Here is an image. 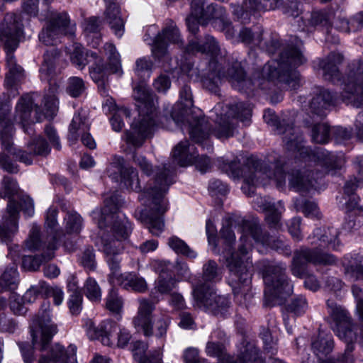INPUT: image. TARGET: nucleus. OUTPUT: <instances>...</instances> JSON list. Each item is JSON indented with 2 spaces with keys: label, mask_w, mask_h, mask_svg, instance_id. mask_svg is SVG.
Returning a JSON list of instances; mask_svg holds the SVG:
<instances>
[{
  "label": "nucleus",
  "mask_w": 363,
  "mask_h": 363,
  "mask_svg": "<svg viewBox=\"0 0 363 363\" xmlns=\"http://www.w3.org/2000/svg\"><path fill=\"white\" fill-rule=\"evenodd\" d=\"M302 45L301 40L296 37L293 38L291 43L283 48L278 60L269 61L263 67L262 78L258 75V79L255 82L246 77L241 63L238 61L228 64L227 72L223 71L225 60L218 43L211 35H206L201 44L191 41L186 50L189 53H206L211 57L207 70L201 79L205 89L218 94L222 79L226 77L235 89L250 95L257 86L264 89V84L267 81H278L285 84L290 89H298L300 86L299 74L294 68L306 62L301 51Z\"/></svg>",
  "instance_id": "f257e3e1"
},
{
  "label": "nucleus",
  "mask_w": 363,
  "mask_h": 363,
  "mask_svg": "<svg viewBox=\"0 0 363 363\" xmlns=\"http://www.w3.org/2000/svg\"><path fill=\"white\" fill-rule=\"evenodd\" d=\"M177 113L174 107L172 113L173 120L177 123L189 124V133L191 138L196 143L202 144L207 140L211 134L219 139L228 138L234 135L236 128V119H239L245 125H248L252 116V106L250 104L238 102L235 104H217L211 111L215 114L213 118L215 128L211 129L208 121L205 117L193 116L191 107L193 99L191 89L184 86L180 91L179 104Z\"/></svg>",
  "instance_id": "f03ea898"
},
{
  "label": "nucleus",
  "mask_w": 363,
  "mask_h": 363,
  "mask_svg": "<svg viewBox=\"0 0 363 363\" xmlns=\"http://www.w3.org/2000/svg\"><path fill=\"white\" fill-rule=\"evenodd\" d=\"M278 129L279 133L284 135L283 140L287 150L298 153L300 157L308 162V167L291 170L289 177L290 189L296 191H308L314 186L316 179L323 174L333 172L344 165L342 155H336L319 149L311 152L303 145L301 135L292 125L283 124V131L281 128Z\"/></svg>",
  "instance_id": "7ed1b4c3"
},
{
  "label": "nucleus",
  "mask_w": 363,
  "mask_h": 363,
  "mask_svg": "<svg viewBox=\"0 0 363 363\" xmlns=\"http://www.w3.org/2000/svg\"><path fill=\"white\" fill-rule=\"evenodd\" d=\"M23 33V24L19 16L6 13L0 23V46L6 52V66L8 73L5 78V86L8 89V98L0 101V139L4 150H8L11 144L13 127L8 116L11 112L10 97L14 98L19 93L18 83L24 77V70L17 65L13 52L17 48L19 38Z\"/></svg>",
  "instance_id": "20e7f679"
},
{
  "label": "nucleus",
  "mask_w": 363,
  "mask_h": 363,
  "mask_svg": "<svg viewBox=\"0 0 363 363\" xmlns=\"http://www.w3.org/2000/svg\"><path fill=\"white\" fill-rule=\"evenodd\" d=\"M243 230L244 233L240 238L238 251L227 258V266L230 271L229 284L235 295H239L242 292L240 284L243 286V291H248V285L251 281L252 262L249 257L252 250L250 236L256 242L276 250L284 247L281 240H275L268 235L263 234L261 227L255 223L245 222Z\"/></svg>",
  "instance_id": "39448f33"
},
{
  "label": "nucleus",
  "mask_w": 363,
  "mask_h": 363,
  "mask_svg": "<svg viewBox=\"0 0 363 363\" xmlns=\"http://www.w3.org/2000/svg\"><path fill=\"white\" fill-rule=\"evenodd\" d=\"M174 164L167 167V164L158 168L153 182L139 196V199L147 208L137 210L135 216L153 235L157 236L164 230L162 216L167 209L164 196L174 182Z\"/></svg>",
  "instance_id": "423d86ee"
},
{
  "label": "nucleus",
  "mask_w": 363,
  "mask_h": 363,
  "mask_svg": "<svg viewBox=\"0 0 363 363\" xmlns=\"http://www.w3.org/2000/svg\"><path fill=\"white\" fill-rule=\"evenodd\" d=\"M119 198L111 194L104 199V206L100 211L92 212L93 218L97 220L99 228H103L111 224L115 238L104 235L101 238L102 250L106 257L118 255L123 250L122 240H125L131 231V225L124 215L117 214L119 209Z\"/></svg>",
  "instance_id": "0eeeda50"
},
{
  "label": "nucleus",
  "mask_w": 363,
  "mask_h": 363,
  "mask_svg": "<svg viewBox=\"0 0 363 363\" xmlns=\"http://www.w3.org/2000/svg\"><path fill=\"white\" fill-rule=\"evenodd\" d=\"M133 97L137 101L139 117L132 123L130 130L125 133V141L139 147L156 127V105L154 95L144 84L134 89Z\"/></svg>",
  "instance_id": "6e6552de"
},
{
  "label": "nucleus",
  "mask_w": 363,
  "mask_h": 363,
  "mask_svg": "<svg viewBox=\"0 0 363 363\" xmlns=\"http://www.w3.org/2000/svg\"><path fill=\"white\" fill-rule=\"evenodd\" d=\"M230 172H228L233 178H242L245 186L243 191L251 196L254 194L252 188L259 184H264V179H273L278 188L283 187L286 183L285 174L281 167H277L273 172L267 164L255 157H248L246 162L240 167L233 161L228 165Z\"/></svg>",
  "instance_id": "1a4fd4ad"
},
{
  "label": "nucleus",
  "mask_w": 363,
  "mask_h": 363,
  "mask_svg": "<svg viewBox=\"0 0 363 363\" xmlns=\"http://www.w3.org/2000/svg\"><path fill=\"white\" fill-rule=\"evenodd\" d=\"M286 266L283 263L266 265L263 271L265 284V305L282 304L293 292V284L286 274Z\"/></svg>",
  "instance_id": "9d476101"
},
{
  "label": "nucleus",
  "mask_w": 363,
  "mask_h": 363,
  "mask_svg": "<svg viewBox=\"0 0 363 363\" xmlns=\"http://www.w3.org/2000/svg\"><path fill=\"white\" fill-rule=\"evenodd\" d=\"M308 263L313 264L333 265L336 263V258L328 253H323L317 250L302 248L294 252L291 266V271L295 277H306L304 285L311 291H315L320 288V284L313 275L306 277V265Z\"/></svg>",
  "instance_id": "9b49d317"
},
{
  "label": "nucleus",
  "mask_w": 363,
  "mask_h": 363,
  "mask_svg": "<svg viewBox=\"0 0 363 363\" xmlns=\"http://www.w3.org/2000/svg\"><path fill=\"white\" fill-rule=\"evenodd\" d=\"M76 23H72L67 13H53L39 33V40L45 45H55L62 36L74 38Z\"/></svg>",
  "instance_id": "f8f14e48"
},
{
  "label": "nucleus",
  "mask_w": 363,
  "mask_h": 363,
  "mask_svg": "<svg viewBox=\"0 0 363 363\" xmlns=\"http://www.w3.org/2000/svg\"><path fill=\"white\" fill-rule=\"evenodd\" d=\"M326 305L334 323L333 330L335 335L345 342H356L357 334L348 311L332 299L327 300Z\"/></svg>",
  "instance_id": "ddd939ff"
},
{
  "label": "nucleus",
  "mask_w": 363,
  "mask_h": 363,
  "mask_svg": "<svg viewBox=\"0 0 363 363\" xmlns=\"http://www.w3.org/2000/svg\"><path fill=\"white\" fill-rule=\"evenodd\" d=\"M189 16L204 19L211 17L214 27L224 32L227 38H231L235 35L234 28L227 18L225 10L220 6L211 4L205 11L203 0H192Z\"/></svg>",
  "instance_id": "4468645a"
},
{
  "label": "nucleus",
  "mask_w": 363,
  "mask_h": 363,
  "mask_svg": "<svg viewBox=\"0 0 363 363\" xmlns=\"http://www.w3.org/2000/svg\"><path fill=\"white\" fill-rule=\"evenodd\" d=\"M342 83L346 95H342V100L345 101L353 96L354 106L363 108V63L353 62L350 64Z\"/></svg>",
  "instance_id": "2eb2a0df"
},
{
  "label": "nucleus",
  "mask_w": 363,
  "mask_h": 363,
  "mask_svg": "<svg viewBox=\"0 0 363 363\" xmlns=\"http://www.w3.org/2000/svg\"><path fill=\"white\" fill-rule=\"evenodd\" d=\"M50 309V302L44 301L38 315L33 319L36 328L31 331L32 340L33 345H37L39 339L41 350H46L47 345L57 333V325L51 323Z\"/></svg>",
  "instance_id": "dca6fc26"
},
{
  "label": "nucleus",
  "mask_w": 363,
  "mask_h": 363,
  "mask_svg": "<svg viewBox=\"0 0 363 363\" xmlns=\"http://www.w3.org/2000/svg\"><path fill=\"white\" fill-rule=\"evenodd\" d=\"M205 352L208 356L218 358V363H250L258 355L256 347L247 342L242 349L240 350L237 360L233 361L232 358L226 354L223 343L215 341L213 335L210 336L206 343Z\"/></svg>",
  "instance_id": "f3484780"
},
{
  "label": "nucleus",
  "mask_w": 363,
  "mask_h": 363,
  "mask_svg": "<svg viewBox=\"0 0 363 363\" xmlns=\"http://www.w3.org/2000/svg\"><path fill=\"white\" fill-rule=\"evenodd\" d=\"M193 295L199 307H204L216 315H223L230 306L226 297L217 295L209 286H196Z\"/></svg>",
  "instance_id": "a211bd4d"
},
{
  "label": "nucleus",
  "mask_w": 363,
  "mask_h": 363,
  "mask_svg": "<svg viewBox=\"0 0 363 363\" xmlns=\"http://www.w3.org/2000/svg\"><path fill=\"white\" fill-rule=\"evenodd\" d=\"M106 173L109 177L116 181L119 174L121 183L128 189L139 191L140 189L138 172L132 167L126 166L124 159L114 155L111 162L106 168Z\"/></svg>",
  "instance_id": "6ab92c4d"
},
{
  "label": "nucleus",
  "mask_w": 363,
  "mask_h": 363,
  "mask_svg": "<svg viewBox=\"0 0 363 363\" xmlns=\"http://www.w3.org/2000/svg\"><path fill=\"white\" fill-rule=\"evenodd\" d=\"M174 162L182 167L187 166L193 162L196 167L201 172L205 173L212 167L208 157L199 156L194 151V146H191L187 140L182 141L177 145L172 152Z\"/></svg>",
  "instance_id": "aec40b11"
},
{
  "label": "nucleus",
  "mask_w": 363,
  "mask_h": 363,
  "mask_svg": "<svg viewBox=\"0 0 363 363\" xmlns=\"http://www.w3.org/2000/svg\"><path fill=\"white\" fill-rule=\"evenodd\" d=\"M168 43L179 45L183 44L179 30L173 22L164 27L154 38L151 48L152 56L158 60L167 57Z\"/></svg>",
  "instance_id": "412c9836"
},
{
  "label": "nucleus",
  "mask_w": 363,
  "mask_h": 363,
  "mask_svg": "<svg viewBox=\"0 0 363 363\" xmlns=\"http://www.w3.org/2000/svg\"><path fill=\"white\" fill-rule=\"evenodd\" d=\"M253 203L257 209L264 212L265 220L271 228H279L281 225V213L285 211L284 203L279 201L275 203L269 197L256 196Z\"/></svg>",
  "instance_id": "4be33fe9"
},
{
  "label": "nucleus",
  "mask_w": 363,
  "mask_h": 363,
  "mask_svg": "<svg viewBox=\"0 0 363 363\" xmlns=\"http://www.w3.org/2000/svg\"><path fill=\"white\" fill-rule=\"evenodd\" d=\"M155 303L146 299L139 300L137 315L133 318V325L138 332H141L146 337L153 335L152 313L155 308Z\"/></svg>",
  "instance_id": "5701e85b"
},
{
  "label": "nucleus",
  "mask_w": 363,
  "mask_h": 363,
  "mask_svg": "<svg viewBox=\"0 0 363 363\" xmlns=\"http://www.w3.org/2000/svg\"><path fill=\"white\" fill-rule=\"evenodd\" d=\"M85 327L87 335L91 340H101V343L106 346L115 345L116 337L113 335V325L110 322H102L96 325L91 320L86 321Z\"/></svg>",
  "instance_id": "b1692460"
},
{
  "label": "nucleus",
  "mask_w": 363,
  "mask_h": 363,
  "mask_svg": "<svg viewBox=\"0 0 363 363\" xmlns=\"http://www.w3.org/2000/svg\"><path fill=\"white\" fill-rule=\"evenodd\" d=\"M77 347L69 345L67 350L60 344L52 346L48 355L43 354L38 363H75Z\"/></svg>",
  "instance_id": "393cba45"
},
{
  "label": "nucleus",
  "mask_w": 363,
  "mask_h": 363,
  "mask_svg": "<svg viewBox=\"0 0 363 363\" xmlns=\"http://www.w3.org/2000/svg\"><path fill=\"white\" fill-rule=\"evenodd\" d=\"M4 222L0 225V239L8 242L18 228V208L13 200L9 201L6 215L3 218Z\"/></svg>",
  "instance_id": "a878e982"
},
{
  "label": "nucleus",
  "mask_w": 363,
  "mask_h": 363,
  "mask_svg": "<svg viewBox=\"0 0 363 363\" xmlns=\"http://www.w3.org/2000/svg\"><path fill=\"white\" fill-rule=\"evenodd\" d=\"M34 106V99L29 94L23 95L16 106L14 121L28 133L29 132L26 125L34 123L30 120V114Z\"/></svg>",
  "instance_id": "bb28decb"
},
{
  "label": "nucleus",
  "mask_w": 363,
  "mask_h": 363,
  "mask_svg": "<svg viewBox=\"0 0 363 363\" xmlns=\"http://www.w3.org/2000/svg\"><path fill=\"white\" fill-rule=\"evenodd\" d=\"M57 249V240L52 237L46 246L45 250L41 255H25L23 257L22 266L29 271L38 270L40 265L51 260L55 257V250Z\"/></svg>",
  "instance_id": "cd10ccee"
},
{
  "label": "nucleus",
  "mask_w": 363,
  "mask_h": 363,
  "mask_svg": "<svg viewBox=\"0 0 363 363\" xmlns=\"http://www.w3.org/2000/svg\"><path fill=\"white\" fill-rule=\"evenodd\" d=\"M106 4L105 19L115 35L121 38L124 33L125 22L120 16L118 0H104Z\"/></svg>",
  "instance_id": "c85d7f7f"
},
{
  "label": "nucleus",
  "mask_w": 363,
  "mask_h": 363,
  "mask_svg": "<svg viewBox=\"0 0 363 363\" xmlns=\"http://www.w3.org/2000/svg\"><path fill=\"white\" fill-rule=\"evenodd\" d=\"M343 61V56L340 53H330L325 59L319 62V67L323 72L325 80L333 83L340 82V71L337 67Z\"/></svg>",
  "instance_id": "c756f323"
},
{
  "label": "nucleus",
  "mask_w": 363,
  "mask_h": 363,
  "mask_svg": "<svg viewBox=\"0 0 363 363\" xmlns=\"http://www.w3.org/2000/svg\"><path fill=\"white\" fill-rule=\"evenodd\" d=\"M337 98L334 97L328 90H321L318 94L313 97L310 102V110L313 114L312 118L316 116L322 118L326 115L329 107L334 104Z\"/></svg>",
  "instance_id": "7c9ffc66"
},
{
  "label": "nucleus",
  "mask_w": 363,
  "mask_h": 363,
  "mask_svg": "<svg viewBox=\"0 0 363 363\" xmlns=\"http://www.w3.org/2000/svg\"><path fill=\"white\" fill-rule=\"evenodd\" d=\"M337 230L333 228H317L312 235L308 237L310 243L312 245H318L321 247L326 246L331 247L335 249L337 246L335 243L337 238Z\"/></svg>",
  "instance_id": "2f4dec72"
},
{
  "label": "nucleus",
  "mask_w": 363,
  "mask_h": 363,
  "mask_svg": "<svg viewBox=\"0 0 363 363\" xmlns=\"http://www.w3.org/2000/svg\"><path fill=\"white\" fill-rule=\"evenodd\" d=\"M334 348V341L330 334L320 331L312 340L311 349L313 353L320 359L329 354Z\"/></svg>",
  "instance_id": "473e14b6"
},
{
  "label": "nucleus",
  "mask_w": 363,
  "mask_h": 363,
  "mask_svg": "<svg viewBox=\"0 0 363 363\" xmlns=\"http://www.w3.org/2000/svg\"><path fill=\"white\" fill-rule=\"evenodd\" d=\"M91 58L94 60V63L89 67L90 76L98 84L99 89L101 94L107 96L105 83L106 74L103 60L95 52L91 53Z\"/></svg>",
  "instance_id": "72a5a7b5"
},
{
  "label": "nucleus",
  "mask_w": 363,
  "mask_h": 363,
  "mask_svg": "<svg viewBox=\"0 0 363 363\" xmlns=\"http://www.w3.org/2000/svg\"><path fill=\"white\" fill-rule=\"evenodd\" d=\"M90 129V124L85 116H82L80 113L75 114L69 127L68 140L72 143L77 141L79 136Z\"/></svg>",
  "instance_id": "f704fd0d"
},
{
  "label": "nucleus",
  "mask_w": 363,
  "mask_h": 363,
  "mask_svg": "<svg viewBox=\"0 0 363 363\" xmlns=\"http://www.w3.org/2000/svg\"><path fill=\"white\" fill-rule=\"evenodd\" d=\"M121 279V283L116 285H120L125 289H130L140 293L145 292L147 289L145 280L134 273H125Z\"/></svg>",
  "instance_id": "c9c22d12"
},
{
  "label": "nucleus",
  "mask_w": 363,
  "mask_h": 363,
  "mask_svg": "<svg viewBox=\"0 0 363 363\" xmlns=\"http://www.w3.org/2000/svg\"><path fill=\"white\" fill-rule=\"evenodd\" d=\"M58 86L55 84H50L48 93L44 97L45 115L48 118H53L58 111V100L57 94Z\"/></svg>",
  "instance_id": "e433bc0d"
},
{
  "label": "nucleus",
  "mask_w": 363,
  "mask_h": 363,
  "mask_svg": "<svg viewBox=\"0 0 363 363\" xmlns=\"http://www.w3.org/2000/svg\"><path fill=\"white\" fill-rule=\"evenodd\" d=\"M91 52L86 51L80 44L74 43L70 52L72 63L79 69H82L91 62Z\"/></svg>",
  "instance_id": "4c0bfd02"
},
{
  "label": "nucleus",
  "mask_w": 363,
  "mask_h": 363,
  "mask_svg": "<svg viewBox=\"0 0 363 363\" xmlns=\"http://www.w3.org/2000/svg\"><path fill=\"white\" fill-rule=\"evenodd\" d=\"M348 257L345 258V272L351 278L355 280L363 279V255H357L354 257H351V260L345 261Z\"/></svg>",
  "instance_id": "58836bf2"
},
{
  "label": "nucleus",
  "mask_w": 363,
  "mask_h": 363,
  "mask_svg": "<svg viewBox=\"0 0 363 363\" xmlns=\"http://www.w3.org/2000/svg\"><path fill=\"white\" fill-rule=\"evenodd\" d=\"M333 18L332 13L325 11H313L308 20L307 26L323 28L328 30L331 26Z\"/></svg>",
  "instance_id": "ea45409f"
},
{
  "label": "nucleus",
  "mask_w": 363,
  "mask_h": 363,
  "mask_svg": "<svg viewBox=\"0 0 363 363\" xmlns=\"http://www.w3.org/2000/svg\"><path fill=\"white\" fill-rule=\"evenodd\" d=\"M86 297L92 302H99L101 299V289L95 279L88 277L83 286Z\"/></svg>",
  "instance_id": "a19ab883"
},
{
  "label": "nucleus",
  "mask_w": 363,
  "mask_h": 363,
  "mask_svg": "<svg viewBox=\"0 0 363 363\" xmlns=\"http://www.w3.org/2000/svg\"><path fill=\"white\" fill-rule=\"evenodd\" d=\"M61 56V51L57 48H52L48 50L44 54V60L40 68L41 72L50 74L54 69L57 61Z\"/></svg>",
  "instance_id": "79ce46f5"
},
{
  "label": "nucleus",
  "mask_w": 363,
  "mask_h": 363,
  "mask_svg": "<svg viewBox=\"0 0 363 363\" xmlns=\"http://www.w3.org/2000/svg\"><path fill=\"white\" fill-rule=\"evenodd\" d=\"M107 262L109 266L111 273L108 275V281L113 285H116L118 283H121V279L124 276V274L120 272V262L118 255H113L107 257Z\"/></svg>",
  "instance_id": "37998d69"
},
{
  "label": "nucleus",
  "mask_w": 363,
  "mask_h": 363,
  "mask_svg": "<svg viewBox=\"0 0 363 363\" xmlns=\"http://www.w3.org/2000/svg\"><path fill=\"white\" fill-rule=\"evenodd\" d=\"M294 207L296 211H302L306 216L319 218L320 215L317 204L303 198L296 199Z\"/></svg>",
  "instance_id": "c03bdc74"
},
{
  "label": "nucleus",
  "mask_w": 363,
  "mask_h": 363,
  "mask_svg": "<svg viewBox=\"0 0 363 363\" xmlns=\"http://www.w3.org/2000/svg\"><path fill=\"white\" fill-rule=\"evenodd\" d=\"M168 245L177 254H182L190 258L196 257V253L190 249L184 241L177 236H172L169 238Z\"/></svg>",
  "instance_id": "a18cd8bd"
},
{
  "label": "nucleus",
  "mask_w": 363,
  "mask_h": 363,
  "mask_svg": "<svg viewBox=\"0 0 363 363\" xmlns=\"http://www.w3.org/2000/svg\"><path fill=\"white\" fill-rule=\"evenodd\" d=\"M203 279L208 282H216L221 279V271L215 261L208 260L203 265Z\"/></svg>",
  "instance_id": "49530a36"
},
{
  "label": "nucleus",
  "mask_w": 363,
  "mask_h": 363,
  "mask_svg": "<svg viewBox=\"0 0 363 363\" xmlns=\"http://www.w3.org/2000/svg\"><path fill=\"white\" fill-rule=\"evenodd\" d=\"M43 243L40 228L33 225L30 229L28 238L25 241L26 247L31 251L39 250L43 247Z\"/></svg>",
  "instance_id": "de8ad7c7"
},
{
  "label": "nucleus",
  "mask_w": 363,
  "mask_h": 363,
  "mask_svg": "<svg viewBox=\"0 0 363 363\" xmlns=\"http://www.w3.org/2000/svg\"><path fill=\"white\" fill-rule=\"evenodd\" d=\"M104 52L108 55L109 68L112 72L116 73L121 69V60L116 47L112 43H107L104 46Z\"/></svg>",
  "instance_id": "09e8293b"
},
{
  "label": "nucleus",
  "mask_w": 363,
  "mask_h": 363,
  "mask_svg": "<svg viewBox=\"0 0 363 363\" xmlns=\"http://www.w3.org/2000/svg\"><path fill=\"white\" fill-rule=\"evenodd\" d=\"M312 140L316 143L324 144L328 142L330 128L326 123L315 124L312 128Z\"/></svg>",
  "instance_id": "8fccbe9b"
},
{
  "label": "nucleus",
  "mask_w": 363,
  "mask_h": 363,
  "mask_svg": "<svg viewBox=\"0 0 363 363\" xmlns=\"http://www.w3.org/2000/svg\"><path fill=\"white\" fill-rule=\"evenodd\" d=\"M123 305V299L118 291L113 289H111L106 298V308L113 313L119 314L122 311Z\"/></svg>",
  "instance_id": "3c124183"
},
{
  "label": "nucleus",
  "mask_w": 363,
  "mask_h": 363,
  "mask_svg": "<svg viewBox=\"0 0 363 363\" xmlns=\"http://www.w3.org/2000/svg\"><path fill=\"white\" fill-rule=\"evenodd\" d=\"M65 229L68 233H79L82 227V218L76 212H68L65 218Z\"/></svg>",
  "instance_id": "603ef678"
},
{
  "label": "nucleus",
  "mask_w": 363,
  "mask_h": 363,
  "mask_svg": "<svg viewBox=\"0 0 363 363\" xmlns=\"http://www.w3.org/2000/svg\"><path fill=\"white\" fill-rule=\"evenodd\" d=\"M86 90L84 80L78 77H72L67 82V92L72 97L77 98L82 95Z\"/></svg>",
  "instance_id": "864d4df0"
},
{
  "label": "nucleus",
  "mask_w": 363,
  "mask_h": 363,
  "mask_svg": "<svg viewBox=\"0 0 363 363\" xmlns=\"http://www.w3.org/2000/svg\"><path fill=\"white\" fill-rule=\"evenodd\" d=\"M177 281L171 276H165L164 273L160 274L155 282V289L162 294H168L176 287Z\"/></svg>",
  "instance_id": "5fc2aeb1"
},
{
  "label": "nucleus",
  "mask_w": 363,
  "mask_h": 363,
  "mask_svg": "<svg viewBox=\"0 0 363 363\" xmlns=\"http://www.w3.org/2000/svg\"><path fill=\"white\" fill-rule=\"evenodd\" d=\"M241 41L247 45H253L256 46L262 45V33L257 32L254 33L249 28H243L239 33Z\"/></svg>",
  "instance_id": "6e6d98bb"
},
{
  "label": "nucleus",
  "mask_w": 363,
  "mask_h": 363,
  "mask_svg": "<svg viewBox=\"0 0 363 363\" xmlns=\"http://www.w3.org/2000/svg\"><path fill=\"white\" fill-rule=\"evenodd\" d=\"M1 185L4 197H8L9 201L12 200L11 198L18 192L19 188L16 181L10 177L5 176L2 179Z\"/></svg>",
  "instance_id": "4d7b16f0"
},
{
  "label": "nucleus",
  "mask_w": 363,
  "mask_h": 363,
  "mask_svg": "<svg viewBox=\"0 0 363 363\" xmlns=\"http://www.w3.org/2000/svg\"><path fill=\"white\" fill-rule=\"evenodd\" d=\"M84 33L87 36L91 34L97 35L101 28V21L95 16H91L84 20L82 23Z\"/></svg>",
  "instance_id": "13d9d810"
},
{
  "label": "nucleus",
  "mask_w": 363,
  "mask_h": 363,
  "mask_svg": "<svg viewBox=\"0 0 363 363\" xmlns=\"http://www.w3.org/2000/svg\"><path fill=\"white\" fill-rule=\"evenodd\" d=\"M1 281L5 286L6 290L16 286L18 281V272L16 267L13 265L7 268L1 274Z\"/></svg>",
  "instance_id": "bf43d9fd"
},
{
  "label": "nucleus",
  "mask_w": 363,
  "mask_h": 363,
  "mask_svg": "<svg viewBox=\"0 0 363 363\" xmlns=\"http://www.w3.org/2000/svg\"><path fill=\"white\" fill-rule=\"evenodd\" d=\"M308 308V303L305 297L299 296L292 299L287 306V310L296 315H301Z\"/></svg>",
  "instance_id": "052dcab7"
},
{
  "label": "nucleus",
  "mask_w": 363,
  "mask_h": 363,
  "mask_svg": "<svg viewBox=\"0 0 363 363\" xmlns=\"http://www.w3.org/2000/svg\"><path fill=\"white\" fill-rule=\"evenodd\" d=\"M28 148L30 151L33 152L34 155H47L50 152V148L47 142L41 137L33 140L28 144Z\"/></svg>",
  "instance_id": "680f3d73"
},
{
  "label": "nucleus",
  "mask_w": 363,
  "mask_h": 363,
  "mask_svg": "<svg viewBox=\"0 0 363 363\" xmlns=\"http://www.w3.org/2000/svg\"><path fill=\"white\" fill-rule=\"evenodd\" d=\"M83 297L78 289H74L68 300V307L73 315H77L82 310Z\"/></svg>",
  "instance_id": "e2e57ef3"
},
{
  "label": "nucleus",
  "mask_w": 363,
  "mask_h": 363,
  "mask_svg": "<svg viewBox=\"0 0 363 363\" xmlns=\"http://www.w3.org/2000/svg\"><path fill=\"white\" fill-rule=\"evenodd\" d=\"M122 116L130 118V112L125 107H121L116 112L113 113L112 118H111V125L115 131H120L124 125L122 121Z\"/></svg>",
  "instance_id": "0e129e2a"
},
{
  "label": "nucleus",
  "mask_w": 363,
  "mask_h": 363,
  "mask_svg": "<svg viewBox=\"0 0 363 363\" xmlns=\"http://www.w3.org/2000/svg\"><path fill=\"white\" fill-rule=\"evenodd\" d=\"M80 263L86 270H95L96 267V262L95 260L94 250L92 248H87L83 252L80 259Z\"/></svg>",
  "instance_id": "69168bd1"
},
{
  "label": "nucleus",
  "mask_w": 363,
  "mask_h": 363,
  "mask_svg": "<svg viewBox=\"0 0 363 363\" xmlns=\"http://www.w3.org/2000/svg\"><path fill=\"white\" fill-rule=\"evenodd\" d=\"M359 198L352 196L345 203L347 213H354L355 215L363 216V206L359 204Z\"/></svg>",
  "instance_id": "338daca9"
},
{
  "label": "nucleus",
  "mask_w": 363,
  "mask_h": 363,
  "mask_svg": "<svg viewBox=\"0 0 363 363\" xmlns=\"http://www.w3.org/2000/svg\"><path fill=\"white\" fill-rule=\"evenodd\" d=\"M152 67V63L150 60L145 57L139 58L135 62V72L138 76L144 77L145 73L151 70Z\"/></svg>",
  "instance_id": "774afa93"
}]
</instances>
